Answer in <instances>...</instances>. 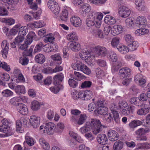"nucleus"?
I'll return each mask as SVG.
<instances>
[{"instance_id": "27", "label": "nucleus", "mask_w": 150, "mask_h": 150, "mask_svg": "<svg viewBox=\"0 0 150 150\" xmlns=\"http://www.w3.org/2000/svg\"><path fill=\"white\" fill-rule=\"evenodd\" d=\"M67 40L71 41H76L77 40L78 37L76 33L75 32H71L67 36Z\"/></svg>"}, {"instance_id": "49", "label": "nucleus", "mask_w": 150, "mask_h": 150, "mask_svg": "<svg viewBox=\"0 0 150 150\" xmlns=\"http://www.w3.org/2000/svg\"><path fill=\"white\" fill-rule=\"evenodd\" d=\"M74 74V76L72 78L76 80L80 81L83 78V76L79 72L75 71Z\"/></svg>"}, {"instance_id": "50", "label": "nucleus", "mask_w": 150, "mask_h": 150, "mask_svg": "<svg viewBox=\"0 0 150 150\" xmlns=\"http://www.w3.org/2000/svg\"><path fill=\"white\" fill-rule=\"evenodd\" d=\"M25 141L24 144L26 142L28 145L29 146H32L34 144V141L33 139L30 137L26 135L25 137Z\"/></svg>"}, {"instance_id": "20", "label": "nucleus", "mask_w": 150, "mask_h": 150, "mask_svg": "<svg viewBox=\"0 0 150 150\" xmlns=\"http://www.w3.org/2000/svg\"><path fill=\"white\" fill-rule=\"evenodd\" d=\"M109 139L111 141H115L118 139L117 133L115 130H110L108 133Z\"/></svg>"}, {"instance_id": "48", "label": "nucleus", "mask_w": 150, "mask_h": 150, "mask_svg": "<svg viewBox=\"0 0 150 150\" xmlns=\"http://www.w3.org/2000/svg\"><path fill=\"white\" fill-rule=\"evenodd\" d=\"M96 76L98 79L102 78L104 76L103 71L101 70L100 68H98L96 69Z\"/></svg>"}, {"instance_id": "8", "label": "nucleus", "mask_w": 150, "mask_h": 150, "mask_svg": "<svg viewBox=\"0 0 150 150\" xmlns=\"http://www.w3.org/2000/svg\"><path fill=\"white\" fill-rule=\"evenodd\" d=\"M71 24L75 27H79L81 25V19L77 16H73L70 18Z\"/></svg>"}, {"instance_id": "61", "label": "nucleus", "mask_w": 150, "mask_h": 150, "mask_svg": "<svg viewBox=\"0 0 150 150\" xmlns=\"http://www.w3.org/2000/svg\"><path fill=\"white\" fill-rule=\"evenodd\" d=\"M2 95L5 97H8L12 96L13 93L8 89H6L2 92Z\"/></svg>"}, {"instance_id": "29", "label": "nucleus", "mask_w": 150, "mask_h": 150, "mask_svg": "<svg viewBox=\"0 0 150 150\" xmlns=\"http://www.w3.org/2000/svg\"><path fill=\"white\" fill-rule=\"evenodd\" d=\"M56 85L50 87V90L53 93H57L60 90H62L64 88V86L62 85Z\"/></svg>"}, {"instance_id": "57", "label": "nucleus", "mask_w": 150, "mask_h": 150, "mask_svg": "<svg viewBox=\"0 0 150 150\" xmlns=\"http://www.w3.org/2000/svg\"><path fill=\"white\" fill-rule=\"evenodd\" d=\"M32 25L36 28H39L45 25L44 22L42 21H40L36 22H34L32 23Z\"/></svg>"}, {"instance_id": "12", "label": "nucleus", "mask_w": 150, "mask_h": 150, "mask_svg": "<svg viewBox=\"0 0 150 150\" xmlns=\"http://www.w3.org/2000/svg\"><path fill=\"white\" fill-rule=\"evenodd\" d=\"M123 28L120 25H115L112 28L111 33L114 35L115 36L121 33L123 30Z\"/></svg>"}, {"instance_id": "60", "label": "nucleus", "mask_w": 150, "mask_h": 150, "mask_svg": "<svg viewBox=\"0 0 150 150\" xmlns=\"http://www.w3.org/2000/svg\"><path fill=\"white\" fill-rule=\"evenodd\" d=\"M119 43V38L117 37H116L113 38L111 42L112 46L114 47H117Z\"/></svg>"}, {"instance_id": "51", "label": "nucleus", "mask_w": 150, "mask_h": 150, "mask_svg": "<svg viewBox=\"0 0 150 150\" xmlns=\"http://www.w3.org/2000/svg\"><path fill=\"white\" fill-rule=\"evenodd\" d=\"M81 8L83 14L85 15L89 12L91 10V7L88 4L83 5Z\"/></svg>"}, {"instance_id": "18", "label": "nucleus", "mask_w": 150, "mask_h": 150, "mask_svg": "<svg viewBox=\"0 0 150 150\" xmlns=\"http://www.w3.org/2000/svg\"><path fill=\"white\" fill-rule=\"evenodd\" d=\"M64 77V75L62 73L55 75L53 78L54 84L60 85V83L63 80Z\"/></svg>"}, {"instance_id": "2", "label": "nucleus", "mask_w": 150, "mask_h": 150, "mask_svg": "<svg viewBox=\"0 0 150 150\" xmlns=\"http://www.w3.org/2000/svg\"><path fill=\"white\" fill-rule=\"evenodd\" d=\"M72 67L74 70L80 71L88 75L90 74L91 73L90 69L86 65L80 62H77L73 64Z\"/></svg>"}, {"instance_id": "37", "label": "nucleus", "mask_w": 150, "mask_h": 150, "mask_svg": "<svg viewBox=\"0 0 150 150\" xmlns=\"http://www.w3.org/2000/svg\"><path fill=\"white\" fill-rule=\"evenodd\" d=\"M90 129V122H87L84 126L81 127L79 131L81 133L83 134L88 132Z\"/></svg>"}, {"instance_id": "21", "label": "nucleus", "mask_w": 150, "mask_h": 150, "mask_svg": "<svg viewBox=\"0 0 150 150\" xmlns=\"http://www.w3.org/2000/svg\"><path fill=\"white\" fill-rule=\"evenodd\" d=\"M18 111L21 114L25 115L28 113V109L23 104H19L16 107Z\"/></svg>"}, {"instance_id": "15", "label": "nucleus", "mask_w": 150, "mask_h": 150, "mask_svg": "<svg viewBox=\"0 0 150 150\" xmlns=\"http://www.w3.org/2000/svg\"><path fill=\"white\" fill-rule=\"evenodd\" d=\"M96 53L97 54L96 56H101L104 57L107 53V51L106 48L104 47L98 46L96 48Z\"/></svg>"}, {"instance_id": "43", "label": "nucleus", "mask_w": 150, "mask_h": 150, "mask_svg": "<svg viewBox=\"0 0 150 150\" xmlns=\"http://www.w3.org/2000/svg\"><path fill=\"white\" fill-rule=\"evenodd\" d=\"M28 32L27 27L26 26H22L19 28L18 35L24 37Z\"/></svg>"}, {"instance_id": "25", "label": "nucleus", "mask_w": 150, "mask_h": 150, "mask_svg": "<svg viewBox=\"0 0 150 150\" xmlns=\"http://www.w3.org/2000/svg\"><path fill=\"white\" fill-rule=\"evenodd\" d=\"M139 46L138 42L136 41H133L128 45L129 51H133L136 50Z\"/></svg>"}, {"instance_id": "47", "label": "nucleus", "mask_w": 150, "mask_h": 150, "mask_svg": "<svg viewBox=\"0 0 150 150\" xmlns=\"http://www.w3.org/2000/svg\"><path fill=\"white\" fill-rule=\"evenodd\" d=\"M103 120L105 122L109 123L113 119L110 113H107L103 116Z\"/></svg>"}, {"instance_id": "11", "label": "nucleus", "mask_w": 150, "mask_h": 150, "mask_svg": "<svg viewBox=\"0 0 150 150\" xmlns=\"http://www.w3.org/2000/svg\"><path fill=\"white\" fill-rule=\"evenodd\" d=\"M40 118L35 115L30 117L29 120L30 123L34 128L38 127L39 125Z\"/></svg>"}, {"instance_id": "3", "label": "nucleus", "mask_w": 150, "mask_h": 150, "mask_svg": "<svg viewBox=\"0 0 150 150\" xmlns=\"http://www.w3.org/2000/svg\"><path fill=\"white\" fill-rule=\"evenodd\" d=\"M48 8L55 15H58L60 10L59 4L55 0H50L47 3Z\"/></svg>"}, {"instance_id": "42", "label": "nucleus", "mask_w": 150, "mask_h": 150, "mask_svg": "<svg viewBox=\"0 0 150 150\" xmlns=\"http://www.w3.org/2000/svg\"><path fill=\"white\" fill-rule=\"evenodd\" d=\"M126 26L128 28H132L134 26V20L132 18H128L125 21Z\"/></svg>"}, {"instance_id": "59", "label": "nucleus", "mask_w": 150, "mask_h": 150, "mask_svg": "<svg viewBox=\"0 0 150 150\" xmlns=\"http://www.w3.org/2000/svg\"><path fill=\"white\" fill-rule=\"evenodd\" d=\"M125 40L128 45L134 41V38L129 34H126L125 36Z\"/></svg>"}, {"instance_id": "64", "label": "nucleus", "mask_w": 150, "mask_h": 150, "mask_svg": "<svg viewBox=\"0 0 150 150\" xmlns=\"http://www.w3.org/2000/svg\"><path fill=\"white\" fill-rule=\"evenodd\" d=\"M64 127V124L62 123H59L57 125L56 127H55V131L60 133L61 132Z\"/></svg>"}, {"instance_id": "1", "label": "nucleus", "mask_w": 150, "mask_h": 150, "mask_svg": "<svg viewBox=\"0 0 150 150\" xmlns=\"http://www.w3.org/2000/svg\"><path fill=\"white\" fill-rule=\"evenodd\" d=\"M90 123V129H91L92 132L95 135H96L101 132L103 128L104 127V126L102 125L100 120L98 119H91Z\"/></svg>"}, {"instance_id": "23", "label": "nucleus", "mask_w": 150, "mask_h": 150, "mask_svg": "<svg viewBox=\"0 0 150 150\" xmlns=\"http://www.w3.org/2000/svg\"><path fill=\"white\" fill-rule=\"evenodd\" d=\"M79 56L82 59L86 60L90 58L91 54L88 50H83L80 51Z\"/></svg>"}, {"instance_id": "6", "label": "nucleus", "mask_w": 150, "mask_h": 150, "mask_svg": "<svg viewBox=\"0 0 150 150\" xmlns=\"http://www.w3.org/2000/svg\"><path fill=\"white\" fill-rule=\"evenodd\" d=\"M71 10L70 7L66 6H64L62 12L60 16V19L63 21H67L68 16V12L70 11Z\"/></svg>"}, {"instance_id": "31", "label": "nucleus", "mask_w": 150, "mask_h": 150, "mask_svg": "<svg viewBox=\"0 0 150 150\" xmlns=\"http://www.w3.org/2000/svg\"><path fill=\"white\" fill-rule=\"evenodd\" d=\"M104 21L105 23H109L111 24H115L116 22L115 18L109 15H107L106 16Z\"/></svg>"}, {"instance_id": "45", "label": "nucleus", "mask_w": 150, "mask_h": 150, "mask_svg": "<svg viewBox=\"0 0 150 150\" xmlns=\"http://www.w3.org/2000/svg\"><path fill=\"white\" fill-rule=\"evenodd\" d=\"M20 98L18 97H14L10 100L9 103L11 104L14 105H18L19 104H21L18 103L20 102Z\"/></svg>"}, {"instance_id": "19", "label": "nucleus", "mask_w": 150, "mask_h": 150, "mask_svg": "<svg viewBox=\"0 0 150 150\" xmlns=\"http://www.w3.org/2000/svg\"><path fill=\"white\" fill-rule=\"evenodd\" d=\"M44 105V103H40L36 100H34L31 103V108L33 110L37 111L40 109L41 105Z\"/></svg>"}, {"instance_id": "35", "label": "nucleus", "mask_w": 150, "mask_h": 150, "mask_svg": "<svg viewBox=\"0 0 150 150\" xmlns=\"http://www.w3.org/2000/svg\"><path fill=\"white\" fill-rule=\"evenodd\" d=\"M149 30L145 28H140L137 29L135 32V34L137 36H140L147 34Z\"/></svg>"}, {"instance_id": "33", "label": "nucleus", "mask_w": 150, "mask_h": 150, "mask_svg": "<svg viewBox=\"0 0 150 150\" xmlns=\"http://www.w3.org/2000/svg\"><path fill=\"white\" fill-rule=\"evenodd\" d=\"M142 124V122L140 120H135L131 122L129 124L130 128H134Z\"/></svg>"}, {"instance_id": "40", "label": "nucleus", "mask_w": 150, "mask_h": 150, "mask_svg": "<svg viewBox=\"0 0 150 150\" xmlns=\"http://www.w3.org/2000/svg\"><path fill=\"white\" fill-rule=\"evenodd\" d=\"M135 4L137 9L139 11H143L145 8V6H144L141 0H135Z\"/></svg>"}, {"instance_id": "38", "label": "nucleus", "mask_w": 150, "mask_h": 150, "mask_svg": "<svg viewBox=\"0 0 150 150\" xmlns=\"http://www.w3.org/2000/svg\"><path fill=\"white\" fill-rule=\"evenodd\" d=\"M2 131L5 133L7 136L11 135L13 133L12 130L8 125H5L2 129Z\"/></svg>"}, {"instance_id": "16", "label": "nucleus", "mask_w": 150, "mask_h": 150, "mask_svg": "<svg viewBox=\"0 0 150 150\" xmlns=\"http://www.w3.org/2000/svg\"><path fill=\"white\" fill-rule=\"evenodd\" d=\"M1 46L3 50L1 52V53L3 57L6 58V55L8 54L9 49L7 41L6 40L3 41Z\"/></svg>"}, {"instance_id": "46", "label": "nucleus", "mask_w": 150, "mask_h": 150, "mask_svg": "<svg viewBox=\"0 0 150 150\" xmlns=\"http://www.w3.org/2000/svg\"><path fill=\"white\" fill-rule=\"evenodd\" d=\"M112 113L113 115V117L115 122L119 124L120 122V119L118 112L116 110L113 111Z\"/></svg>"}, {"instance_id": "28", "label": "nucleus", "mask_w": 150, "mask_h": 150, "mask_svg": "<svg viewBox=\"0 0 150 150\" xmlns=\"http://www.w3.org/2000/svg\"><path fill=\"white\" fill-rule=\"evenodd\" d=\"M70 48L73 51L76 52L80 50V44L77 42H74L71 43L69 46Z\"/></svg>"}, {"instance_id": "53", "label": "nucleus", "mask_w": 150, "mask_h": 150, "mask_svg": "<svg viewBox=\"0 0 150 150\" xmlns=\"http://www.w3.org/2000/svg\"><path fill=\"white\" fill-rule=\"evenodd\" d=\"M117 49L119 51L123 54H126L129 51L128 47L125 45L120 46Z\"/></svg>"}, {"instance_id": "34", "label": "nucleus", "mask_w": 150, "mask_h": 150, "mask_svg": "<svg viewBox=\"0 0 150 150\" xmlns=\"http://www.w3.org/2000/svg\"><path fill=\"white\" fill-rule=\"evenodd\" d=\"M86 119V116L85 115L81 114L80 115L79 119H76V122H72L75 124L81 125L83 124Z\"/></svg>"}, {"instance_id": "54", "label": "nucleus", "mask_w": 150, "mask_h": 150, "mask_svg": "<svg viewBox=\"0 0 150 150\" xmlns=\"http://www.w3.org/2000/svg\"><path fill=\"white\" fill-rule=\"evenodd\" d=\"M107 0H88V2L96 5H99L105 3Z\"/></svg>"}, {"instance_id": "41", "label": "nucleus", "mask_w": 150, "mask_h": 150, "mask_svg": "<svg viewBox=\"0 0 150 150\" xmlns=\"http://www.w3.org/2000/svg\"><path fill=\"white\" fill-rule=\"evenodd\" d=\"M97 111L98 114L103 116L108 113V109L106 107L98 108Z\"/></svg>"}, {"instance_id": "32", "label": "nucleus", "mask_w": 150, "mask_h": 150, "mask_svg": "<svg viewBox=\"0 0 150 150\" xmlns=\"http://www.w3.org/2000/svg\"><path fill=\"white\" fill-rule=\"evenodd\" d=\"M92 33L93 35L97 38H103L104 37L103 31L99 29L93 30L92 31Z\"/></svg>"}, {"instance_id": "36", "label": "nucleus", "mask_w": 150, "mask_h": 150, "mask_svg": "<svg viewBox=\"0 0 150 150\" xmlns=\"http://www.w3.org/2000/svg\"><path fill=\"white\" fill-rule=\"evenodd\" d=\"M39 142L44 149L47 150L50 149V146L49 144L43 138L40 139Z\"/></svg>"}, {"instance_id": "7", "label": "nucleus", "mask_w": 150, "mask_h": 150, "mask_svg": "<svg viewBox=\"0 0 150 150\" xmlns=\"http://www.w3.org/2000/svg\"><path fill=\"white\" fill-rule=\"evenodd\" d=\"M80 95L81 99L84 100H88L92 98L93 93L90 90L81 91Z\"/></svg>"}, {"instance_id": "44", "label": "nucleus", "mask_w": 150, "mask_h": 150, "mask_svg": "<svg viewBox=\"0 0 150 150\" xmlns=\"http://www.w3.org/2000/svg\"><path fill=\"white\" fill-rule=\"evenodd\" d=\"M22 122L21 120H18L16 122V130L17 132L20 133H22L23 132V129L22 127Z\"/></svg>"}, {"instance_id": "17", "label": "nucleus", "mask_w": 150, "mask_h": 150, "mask_svg": "<svg viewBox=\"0 0 150 150\" xmlns=\"http://www.w3.org/2000/svg\"><path fill=\"white\" fill-rule=\"evenodd\" d=\"M51 58L57 65H60L62 63V58L61 54L59 53L55 54L51 56Z\"/></svg>"}, {"instance_id": "14", "label": "nucleus", "mask_w": 150, "mask_h": 150, "mask_svg": "<svg viewBox=\"0 0 150 150\" xmlns=\"http://www.w3.org/2000/svg\"><path fill=\"white\" fill-rule=\"evenodd\" d=\"M96 139L98 143L102 145L107 144L108 140L107 136L104 134H99L97 136Z\"/></svg>"}, {"instance_id": "52", "label": "nucleus", "mask_w": 150, "mask_h": 150, "mask_svg": "<svg viewBox=\"0 0 150 150\" xmlns=\"http://www.w3.org/2000/svg\"><path fill=\"white\" fill-rule=\"evenodd\" d=\"M44 46V45L42 42H39L36 45L34 50V53H36L40 52Z\"/></svg>"}, {"instance_id": "5", "label": "nucleus", "mask_w": 150, "mask_h": 150, "mask_svg": "<svg viewBox=\"0 0 150 150\" xmlns=\"http://www.w3.org/2000/svg\"><path fill=\"white\" fill-rule=\"evenodd\" d=\"M132 70L128 67H124L119 70V75L121 79L129 77L131 74Z\"/></svg>"}, {"instance_id": "13", "label": "nucleus", "mask_w": 150, "mask_h": 150, "mask_svg": "<svg viewBox=\"0 0 150 150\" xmlns=\"http://www.w3.org/2000/svg\"><path fill=\"white\" fill-rule=\"evenodd\" d=\"M81 113L80 111L76 109H72L71 110V115L70 117V121L72 122H76V119L78 118V115Z\"/></svg>"}, {"instance_id": "22", "label": "nucleus", "mask_w": 150, "mask_h": 150, "mask_svg": "<svg viewBox=\"0 0 150 150\" xmlns=\"http://www.w3.org/2000/svg\"><path fill=\"white\" fill-rule=\"evenodd\" d=\"M96 27L99 28L101 24V20L103 17V14L101 12H96Z\"/></svg>"}, {"instance_id": "9", "label": "nucleus", "mask_w": 150, "mask_h": 150, "mask_svg": "<svg viewBox=\"0 0 150 150\" xmlns=\"http://www.w3.org/2000/svg\"><path fill=\"white\" fill-rule=\"evenodd\" d=\"M55 125L53 122H49L46 123L45 129L47 133L50 135L52 134L55 130Z\"/></svg>"}, {"instance_id": "56", "label": "nucleus", "mask_w": 150, "mask_h": 150, "mask_svg": "<svg viewBox=\"0 0 150 150\" xmlns=\"http://www.w3.org/2000/svg\"><path fill=\"white\" fill-rule=\"evenodd\" d=\"M81 93V91H74L71 93V95L72 98L74 100H77L80 98L81 99V97L80 95V93Z\"/></svg>"}, {"instance_id": "39", "label": "nucleus", "mask_w": 150, "mask_h": 150, "mask_svg": "<svg viewBox=\"0 0 150 150\" xmlns=\"http://www.w3.org/2000/svg\"><path fill=\"white\" fill-rule=\"evenodd\" d=\"M15 90L16 92L18 94L25 93V89L23 85H18L16 87Z\"/></svg>"}, {"instance_id": "24", "label": "nucleus", "mask_w": 150, "mask_h": 150, "mask_svg": "<svg viewBox=\"0 0 150 150\" xmlns=\"http://www.w3.org/2000/svg\"><path fill=\"white\" fill-rule=\"evenodd\" d=\"M108 58L111 62H116L117 61L118 56L115 52L111 51L108 54Z\"/></svg>"}, {"instance_id": "62", "label": "nucleus", "mask_w": 150, "mask_h": 150, "mask_svg": "<svg viewBox=\"0 0 150 150\" xmlns=\"http://www.w3.org/2000/svg\"><path fill=\"white\" fill-rule=\"evenodd\" d=\"M130 103L132 105L139 106V99L137 97H133L131 98L129 100Z\"/></svg>"}, {"instance_id": "63", "label": "nucleus", "mask_w": 150, "mask_h": 150, "mask_svg": "<svg viewBox=\"0 0 150 150\" xmlns=\"http://www.w3.org/2000/svg\"><path fill=\"white\" fill-rule=\"evenodd\" d=\"M54 115V111L51 110H49L47 112L46 117L48 119L51 120L52 119Z\"/></svg>"}, {"instance_id": "30", "label": "nucleus", "mask_w": 150, "mask_h": 150, "mask_svg": "<svg viewBox=\"0 0 150 150\" xmlns=\"http://www.w3.org/2000/svg\"><path fill=\"white\" fill-rule=\"evenodd\" d=\"M123 143L121 141L118 140L115 142L113 146L114 150H121L123 147Z\"/></svg>"}, {"instance_id": "4", "label": "nucleus", "mask_w": 150, "mask_h": 150, "mask_svg": "<svg viewBox=\"0 0 150 150\" xmlns=\"http://www.w3.org/2000/svg\"><path fill=\"white\" fill-rule=\"evenodd\" d=\"M118 13L122 18H125L128 17L131 13L130 10L125 6H121L118 9Z\"/></svg>"}, {"instance_id": "55", "label": "nucleus", "mask_w": 150, "mask_h": 150, "mask_svg": "<svg viewBox=\"0 0 150 150\" xmlns=\"http://www.w3.org/2000/svg\"><path fill=\"white\" fill-rule=\"evenodd\" d=\"M118 108L122 109L129 106L128 103L124 100L120 101L118 103Z\"/></svg>"}, {"instance_id": "58", "label": "nucleus", "mask_w": 150, "mask_h": 150, "mask_svg": "<svg viewBox=\"0 0 150 150\" xmlns=\"http://www.w3.org/2000/svg\"><path fill=\"white\" fill-rule=\"evenodd\" d=\"M0 67H1L2 68L7 71H8L10 70L9 66L4 62H1L0 61Z\"/></svg>"}, {"instance_id": "26", "label": "nucleus", "mask_w": 150, "mask_h": 150, "mask_svg": "<svg viewBox=\"0 0 150 150\" xmlns=\"http://www.w3.org/2000/svg\"><path fill=\"white\" fill-rule=\"evenodd\" d=\"M35 60L38 63L42 64L45 61V58L43 54H39L35 56Z\"/></svg>"}, {"instance_id": "10", "label": "nucleus", "mask_w": 150, "mask_h": 150, "mask_svg": "<svg viewBox=\"0 0 150 150\" xmlns=\"http://www.w3.org/2000/svg\"><path fill=\"white\" fill-rule=\"evenodd\" d=\"M135 23L137 26L140 27H144L146 25V18L143 16H139L137 18Z\"/></svg>"}]
</instances>
